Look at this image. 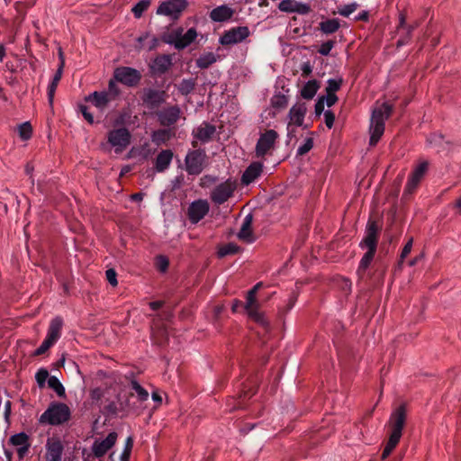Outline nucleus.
<instances>
[{"label": "nucleus", "instance_id": "obj_1", "mask_svg": "<svg viewBox=\"0 0 461 461\" xmlns=\"http://www.w3.org/2000/svg\"><path fill=\"white\" fill-rule=\"evenodd\" d=\"M133 394L122 396L118 393L115 400H110L103 406L102 412L108 417L126 418L131 414L140 415L145 406L137 405L136 402L131 401Z\"/></svg>", "mask_w": 461, "mask_h": 461}, {"label": "nucleus", "instance_id": "obj_2", "mask_svg": "<svg viewBox=\"0 0 461 461\" xmlns=\"http://www.w3.org/2000/svg\"><path fill=\"white\" fill-rule=\"evenodd\" d=\"M406 421V411L404 406H399L395 409L389 420V428H390V435L388 441L383 450L382 459L387 458L393 450L395 448L397 444L399 443L402 435V429Z\"/></svg>", "mask_w": 461, "mask_h": 461}, {"label": "nucleus", "instance_id": "obj_3", "mask_svg": "<svg viewBox=\"0 0 461 461\" xmlns=\"http://www.w3.org/2000/svg\"><path fill=\"white\" fill-rule=\"evenodd\" d=\"M392 113V105L388 103H383L375 106L372 112L369 126L371 146L376 145L384 132L385 121Z\"/></svg>", "mask_w": 461, "mask_h": 461}, {"label": "nucleus", "instance_id": "obj_4", "mask_svg": "<svg viewBox=\"0 0 461 461\" xmlns=\"http://www.w3.org/2000/svg\"><path fill=\"white\" fill-rule=\"evenodd\" d=\"M70 417L71 411L66 403L52 402L38 421L41 425L59 426L68 422Z\"/></svg>", "mask_w": 461, "mask_h": 461}, {"label": "nucleus", "instance_id": "obj_5", "mask_svg": "<svg viewBox=\"0 0 461 461\" xmlns=\"http://www.w3.org/2000/svg\"><path fill=\"white\" fill-rule=\"evenodd\" d=\"M197 37L194 28L188 29L185 32L182 28L173 30L163 36V41L169 45H173L177 50H183L189 46Z\"/></svg>", "mask_w": 461, "mask_h": 461}, {"label": "nucleus", "instance_id": "obj_6", "mask_svg": "<svg viewBox=\"0 0 461 461\" xmlns=\"http://www.w3.org/2000/svg\"><path fill=\"white\" fill-rule=\"evenodd\" d=\"M261 283L256 284L248 293L246 296L245 311L249 317L261 326H267L268 324L265 314L259 310V303L256 299V294Z\"/></svg>", "mask_w": 461, "mask_h": 461}, {"label": "nucleus", "instance_id": "obj_7", "mask_svg": "<svg viewBox=\"0 0 461 461\" xmlns=\"http://www.w3.org/2000/svg\"><path fill=\"white\" fill-rule=\"evenodd\" d=\"M62 327L63 319L59 316L53 318L50 322L46 338L41 346L35 350L34 355H42L51 348L60 339Z\"/></svg>", "mask_w": 461, "mask_h": 461}, {"label": "nucleus", "instance_id": "obj_8", "mask_svg": "<svg viewBox=\"0 0 461 461\" xmlns=\"http://www.w3.org/2000/svg\"><path fill=\"white\" fill-rule=\"evenodd\" d=\"M206 160V152L204 149H198L189 150L185 158V171L188 175L197 176L204 168Z\"/></svg>", "mask_w": 461, "mask_h": 461}, {"label": "nucleus", "instance_id": "obj_9", "mask_svg": "<svg viewBox=\"0 0 461 461\" xmlns=\"http://www.w3.org/2000/svg\"><path fill=\"white\" fill-rule=\"evenodd\" d=\"M187 5V0H166L158 6L156 14L176 20Z\"/></svg>", "mask_w": 461, "mask_h": 461}, {"label": "nucleus", "instance_id": "obj_10", "mask_svg": "<svg viewBox=\"0 0 461 461\" xmlns=\"http://www.w3.org/2000/svg\"><path fill=\"white\" fill-rule=\"evenodd\" d=\"M307 113L306 104L304 103H296L288 113L289 122L287 123V136L292 137L294 132V127H303L304 118Z\"/></svg>", "mask_w": 461, "mask_h": 461}, {"label": "nucleus", "instance_id": "obj_11", "mask_svg": "<svg viewBox=\"0 0 461 461\" xmlns=\"http://www.w3.org/2000/svg\"><path fill=\"white\" fill-rule=\"evenodd\" d=\"M113 78L129 87L136 86L141 78L140 72L131 67H119L113 71Z\"/></svg>", "mask_w": 461, "mask_h": 461}, {"label": "nucleus", "instance_id": "obj_12", "mask_svg": "<svg viewBox=\"0 0 461 461\" xmlns=\"http://www.w3.org/2000/svg\"><path fill=\"white\" fill-rule=\"evenodd\" d=\"M250 35L248 26H238L224 32L220 37L219 42L221 45H235L243 42Z\"/></svg>", "mask_w": 461, "mask_h": 461}, {"label": "nucleus", "instance_id": "obj_13", "mask_svg": "<svg viewBox=\"0 0 461 461\" xmlns=\"http://www.w3.org/2000/svg\"><path fill=\"white\" fill-rule=\"evenodd\" d=\"M130 131L122 127L114 129L108 132L107 140L110 145L114 149L116 153L124 150L131 142Z\"/></svg>", "mask_w": 461, "mask_h": 461}, {"label": "nucleus", "instance_id": "obj_14", "mask_svg": "<svg viewBox=\"0 0 461 461\" xmlns=\"http://www.w3.org/2000/svg\"><path fill=\"white\" fill-rule=\"evenodd\" d=\"M278 134L275 130H267L260 134L256 144V155L258 158L264 157L275 149Z\"/></svg>", "mask_w": 461, "mask_h": 461}, {"label": "nucleus", "instance_id": "obj_15", "mask_svg": "<svg viewBox=\"0 0 461 461\" xmlns=\"http://www.w3.org/2000/svg\"><path fill=\"white\" fill-rule=\"evenodd\" d=\"M378 228L375 221H368L365 230V236L359 243L362 249L376 251Z\"/></svg>", "mask_w": 461, "mask_h": 461}, {"label": "nucleus", "instance_id": "obj_16", "mask_svg": "<svg viewBox=\"0 0 461 461\" xmlns=\"http://www.w3.org/2000/svg\"><path fill=\"white\" fill-rule=\"evenodd\" d=\"M210 205L206 200H196L188 208V217L192 223L199 222L209 212Z\"/></svg>", "mask_w": 461, "mask_h": 461}, {"label": "nucleus", "instance_id": "obj_17", "mask_svg": "<svg viewBox=\"0 0 461 461\" xmlns=\"http://www.w3.org/2000/svg\"><path fill=\"white\" fill-rule=\"evenodd\" d=\"M45 448V461H61L63 445L59 438H49L47 439Z\"/></svg>", "mask_w": 461, "mask_h": 461}, {"label": "nucleus", "instance_id": "obj_18", "mask_svg": "<svg viewBox=\"0 0 461 461\" xmlns=\"http://www.w3.org/2000/svg\"><path fill=\"white\" fill-rule=\"evenodd\" d=\"M234 187L227 183H221L216 185L211 193V199L216 204H222L232 196Z\"/></svg>", "mask_w": 461, "mask_h": 461}, {"label": "nucleus", "instance_id": "obj_19", "mask_svg": "<svg viewBox=\"0 0 461 461\" xmlns=\"http://www.w3.org/2000/svg\"><path fill=\"white\" fill-rule=\"evenodd\" d=\"M158 120L162 126L174 125L180 118L181 109L175 105L164 108L158 113Z\"/></svg>", "mask_w": 461, "mask_h": 461}, {"label": "nucleus", "instance_id": "obj_20", "mask_svg": "<svg viewBox=\"0 0 461 461\" xmlns=\"http://www.w3.org/2000/svg\"><path fill=\"white\" fill-rule=\"evenodd\" d=\"M117 439L116 432H110L104 439L95 440L92 446V450L96 457L104 456L111 449Z\"/></svg>", "mask_w": 461, "mask_h": 461}, {"label": "nucleus", "instance_id": "obj_21", "mask_svg": "<svg viewBox=\"0 0 461 461\" xmlns=\"http://www.w3.org/2000/svg\"><path fill=\"white\" fill-rule=\"evenodd\" d=\"M86 103L91 104L101 113H104L111 102H113L103 91H95L84 99Z\"/></svg>", "mask_w": 461, "mask_h": 461}, {"label": "nucleus", "instance_id": "obj_22", "mask_svg": "<svg viewBox=\"0 0 461 461\" xmlns=\"http://www.w3.org/2000/svg\"><path fill=\"white\" fill-rule=\"evenodd\" d=\"M165 91L148 88L144 90L142 101L150 107H156L163 104L165 102Z\"/></svg>", "mask_w": 461, "mask_h": 461}, {"label": "nucleus", "instance_id": "obj_23", "mask_svg": "<svg viewBox=\"0 0 461 461\" xmlns=\"http://www.w3.org/2000/svg\"><path fill=\"white\" fill-rule=\"evenodd\" d=\"M171 66H172L171 56L167 55V54H164V55L156 57L152 60L149 68L153 74L162 75V74L166 73L170 68Z\"/></svg>", "mask_w": 461, "mask_h": 461}, {"label": "nucleus", "instance_id": "obj_24", "mask_svg": "<svg viewBox=\"0 0 461 461\" xmlns=\"http://www.w3.org/2000/svg\"><path fill=\"white\" fill-rule=\"evenodd\" d=\"M263 164L260 162H252L243 172L241 183L249 185L253 183L262 173Z\"/></svg>", "mask_w": 461, "mask_h": 461}, {"label": "nucleus", "instance_id": "obj_25", "mask_svg": "<svg viewBox=\"0 0 461 461\" xmlns=\"http://www.w3.org/2000/svg\"><path fill=\"white\" fill-rule=\"evenodd\" d=\"M10 443L17 447V454L20 458L23 457V456L28 452L30 447L29 437L24 432H20L13 435L10 438Z\"/></svg>", "mask_w": 461, "mask_h": 461}, {"label": "nucleus", "instance_id": "obj_26", "mask_svg": "<svg viewBox=\"0 0 461 461\" xmlns=\"http://www.w3.org/2000/svg\"><path fill=\"white\" fill-rule=\"evenodd\" d=\"M215 132V127L208 122H203L193 131V136L201 142H208Z\"/></svg>", "mask_w": 461, "mask_h": 461}, {"label": "nucleus", "instance_id": "obj_27", "mask_svg": "<svg viewBox=\"0 0 461 461\" xmlns=\"http://www.w3.org/2000/svg\"><path fill=\"white\" fill-rule=\"evenodd\" d=\"M234 14L231 7L227 5H221L213 8L210 13V18L216 23H223L230 20Z\"/></svg>", "mask_w": 461, "mask_h": 461}, {"label": "nucleus", "instance_id": "obj_28", "mask_svg": "<svg viewBox=\"0 0 461 461\" xmlns=\"http://www.w3.org/2000/svg\"><path fill=\"white\" fill-rule=\"evenodd\" d=\"M252 219L253 218L250 213L246 215L238 233V238L247 243H252L255 241V237L251 230Z\"/></svg>", "mask_w": 461, "mask_h": 461}, {"label": "nucleus", "instance_id": "obj_29", "mask_svg": "<svg viewBox=\"0 0 461 461\" xmlns=\"http://www.w3.org/2000/svg\"><path fill=\"white\" fill-rule=\"evenodd\" d=\"M173 159V152L171 149L161 150L155 160V169L157 172H164L167 170Z\"/></svg>", "mask_w": 461, "mask_h": 461}, {"label": "nucleus", "instance_id": "obj_30", "mask_svg": "<svg viewBox=\"0 0 461 461\" xmlns=\"http://www.w3.org/2000/svg\"><path fill=\"white\" fill-rule=\"evenodd\" d=\"M137 48L146 49L148 51L155 50L158 45V39L147 32L140 35L137 39Z\"/></svg>", "mask_w": 461, "mask_h": 461}, {"label": "nucleus", "instance_id": "obj_31", "mask_svg": "<svg viewBox=\"0 0 461 461\" xmlns=\"http://www.w3.org/2000/svg\"><path fill=\"white\" fill-rule=\"evenodd\" d=\"M109 391L107 389H102L100 387L95 388L90 392V398L93 403L98 405L100 408L109 402L111 400L108 396Z\"/></svg>", "mask_w": 461, "mask_h": 461}, {"label": "nucleus", "instance_id": "obj_32", "mask_svg": "<svg viewBox=\"0 0 461 461\" xmlns=\"http://www.w3.org/2000/svg\"><path fill=\"white\" fill-rule=\"evenodd\" d=\"M63 73V61L61 62L60 66L57 69L56 73L54 74L51 81L50 82L48 86V101L50 105L51 106L53 104L54 95L55 92L58 86L59 82L60 81V78L62 77Z\"/></svg>", "mask_w": 461, "mask_h": 461}, {"label": "nucleus", "instance_id": "obj_33", "mask_svg": "<svg viewBox=\"0 0 461 461\" xmlns=\"http://www.w3.org/2000/svg\"><path fill=\"white\" fill-rule=\"evenodd\" d=\"M131 388L135 393L137 397V405L144 406L143 403L149 400V392L136 380L131 381Z\"/></svg>", "mask_w": 461, "mask_h": 461}, {"label": "nucleus", "instance_id": "obj_34", "mask_svg": "<svg viewBox=\"0 0 461 461\" xmlns=\"http://www.w3.org/2000/svg\"><path fill=\"white\" fill-rule=\"evenodd\" d=\"M340 27V22L338 18L326 19L320 23L319 29L324 34H332Z\"/></svg>", "mask_w": 461, "mask_h": 461}, {"label": "nucleus", "instance_id": "obj_35", "mask_svg": "<svg viewBox=\"0 0 461 461\" xmlns=\"http://www.w3.org/2000/svg\"><path fill=\"white\" fill-rule=\"evenodd\" d=\"M319 89V84L317 80L307 81L301 89V95L304 99H312Z\"/></svg>", "mask_w": 461, "mask_h": 461}, {"label": "nucleus", "instance_id": "obj_36", "mask_svg": "<svg viewBox=\"0 0 461 461\" xmlns=\"http://www.w3.org/2000/svg\"><path fill=\"white\" fill-rule=\"evenodd\" d=\"M171 137H172V131L169 129H159L157 131H153L151 133V140L157 146H159V145L167 142L168 140L171 139Z\"/></svg>", "mask_w": 461, "mask_h": 461}, {"label": "nucleus", "instance_id": "obj_37", "mask_svg": "<svg viewBox=\"0 0 461 461\" xmlns=\"http://www.w3.org/2000/svg\"><path fill=\"white\" fill-rule=\"evenodd\" d=\"M288 102V95L281 92L274 94L270 100L271 106L276 110L285 109L287 106Z\"/></svg>", "mask_w": 461, "mask_h": 461}, {"label": "nucleus", "instance_id": "obj_38", "mask_svg": "<svg viewBox=\"0 0 461 461\" xmlns=\"http://www.w3.org/2000/svg\"><path fill=\"white\" fill-rule=\"evenodd\" d=\"M218 56L212 52L202 54L196 59V67L199 68H207L217 61Z\"/></svg>", "mask_w": 461, "mask_h": 461}, {"label": "nucleus", "instance_id": "obj_39", "mask_svg": "<svg viewBox=\"0 0 461 461\" xmlns=\"http://www.w3.org/2000/svg\"><path fill=\"white\" fill-rule=\"evenodd\" d=\"M196 82L194 78H184L181 80V82L177 85V90L182 95H188L191 94L194 87H195Z\"/></svg>", "mask_w": 461, "mask_h": 461}, {"label": "nucleus", "instance_id": "obj_40", "mask_svg": "<svg viewBox=\"0 0 461 461\" xmlns=\"http://www.w3.org/2000/svg\"><path fill=\"white\" fill-rule=\"evenodd\" d=\"M375 251L374 250H366V252L362 257L358 267H357V275L361 276L366 272V270L369 267L372 263Z\"/></svg>", "mask_w": 461, "mask_h": 461}, {"label": "nucleus", "instance_id": "obj_41", "mask_svg": "<svg viewBox=\"0 0 461 461\" xmlns=\"http://www.w3.org/2000/svg\"><path fill=\"white\" fill-rule=\"evenodd\" d=\"M48 385L58 394V396H59V397L66 396L65 387L63 386V384L60 383V381L59 380V378L57 376H55V375L50 376V378L48 379Z\"/></svg>", "mask_w": 461, "mask_h": 461}, {"label": "nucleus", "instance_id": "obj_42", "mask_svg": "<svg viewBox=\"0 0 461 461\" xmlns=\"http://www.w3.org/2000/svg\"><path fill=\"white\" fill-rule=\"evenodd\" d=\"M105 94H107V96L113 102L115 101L120 94L121 90L119 86H117V81L113 78L111 79L108 83V88L106 90H104Z\"/></svg>", "mask_w": 461, "mask_h": 461}, {"label": "nucleus", "instance_id": "obj_43", "mask_svg": "<svg viewBox=\"0 0 461 461\" xmlns=\"http://www.w3.org/2000/svg\"><path fill=\"white\" fill-rule=\"evenodd\" d=\"M150 5V0H140L133 5L131 12L135 18L139 19L147 11Z\"/></svg>", "mask_w": 461, "mask_h": 461}, {"label": "nucleus", "instance_id": "obj_44", "mask_svg": "<svg viewBox=\"0 0 461 461\" xmlns=\"http://www.w3.org/2000/svg\"><path fill=\"white\" fill-rule=\"evenodd\" d=\"M18 134L23 140H28L32 138V128L29 122H23L17 127Z\"/></svg>", "mask_w": 461, "mask_h": 461}, {"label": "nucleus", "instance_id": "obj_45", "mask_svg": "<svg viewBox=\"0 0 461 461\" xmlns=\"http://www.w3.org/2000/svg\"><path fill=\"white\" fill-rule=\"evenodd\" d=\"M358 6L359 5L357 2H352L348 5H340L338 7L337 14L343 17H348L358 8Z\"/></svg>", "mask_w": 461, "mask_h": 461}, {"label": "nucleus", "instance_id": "obj_46", "mask_svg": "<svg viewBox=\"0 0 461 461\" xmlns=\"http://www.w3.org/2000/svg\"><path fill=\"white\" fill-rule=\"evenodd\" d=\"M240 248L234 243H228L218 250V257L219 258H224L228 255H233L236 254L239 251Z\"/></svg>", "mask_w": 461, "mask_h": 461}, {"label": "nucleus", "instance_id": "obj_47", "mask_svg": "<svg viewBox=\"0 0 461 461\" xmlns=\"http://www.w3.org/2000/svg\"><path fill=\"white\" fill-rule=\"evenodd\" d=\"M420 182V180H419L410 175L408 181L406 183L404 191H403V196L411 194L414 192V190L417 188V186L419 185Z\"/></svg>", "mask_w": 461, "mask_h": 461}, {"label": "nucleus", "instance_id": "obj_48", "mask_svg": "<svg viewBox=\"0 0 461 461\" xmlns=\"http://www.w3.org/2000/svg\"><path fill=\"white\" fill-rule=\"evenodd\" d=\"M132 446H133L132 438L131 437H128L127 439H126L123 450H122V452L120 455V460L121 461H129L130 456H131V449H132Z\"/></svg>", "mask_w": 461, "mask_h": 461}, {"label": "nucleus", "instance_id": "obj_49", "mask_svg": "<svg viewBox=\"0 0 461 461\" xmlns=\"http://www.w3.org/2000/svg\"><path fill=\"white\" fill-rule=\"evenodd\" d=\"M427 169H428V162L422 161L414 167V169L411 173V176H412L413 177H415L419 180H421V178L425 175Z\"/></svg>", "mask_w": 461, "mask_h": 461}, {"label": "nucleus", "instance_id": "obj_50", "mask_svg": "<svg viewBox=\"0 0 461 461\" xmlns=\"http://www.w3.org/2000/svg\"><path fill=\"white\" fill-rule=\"evenodd\" d=\"M313 147V140L312 138H306L302 144L299 145L296 150L298 156H303L308 153Z\"/></svg>", "mask_w": 461, "mask_h": 461}, {"label": "nucleus", "instance_id": "obj_51", "mask_svg": "<svg viewBox=\"0 0 461 461\" xmlns=\"http://www.w3.org/2000/svg\"><path fill=\"white\" fill-rule=\"evenodd\" d=\"M341 84V78H330L327 81L326 92L335 94L338 90H339Z\"/></svg>", "mask_w": 461, "mask_h": 461}, {"label": "nucleus", "instance_id": "obj_52", "mask_svg": "<svg viewBox=\"0 0 461 461\" xmlns=\"http://www.w3.org/2000/svg\"><path fill=\"white\" fill-rule=\"evenodd\" d=\"M49 378V372L45 368H40L35 374V379L40 387H43Z\"/></svg>", "mask_w": 461, "mask_h": 461}, {"label": "nucleus", "instance_id": "obj_53", "mask_svg": "<svg viewBox=\"0 0 461 461\" xmlns=\"http://www.w3.org/2000/svg\"><path fill=\"white\" fill-rule=\"evenodd\" d=\"M311 11V6L306 3L294 1L293 13L299 14H308Z\"/></svg>", "mask_w": 461, "mask_h": 461}, {"label": "nucleus", "instance_id": "obj_54", "mask_svg": "<svg viewBox=\"0 0 461 461\" xmlns=\"http://www.w3.org/2000/svg\"><path fill=\"white\" fill-rule=\"evenodd\" d=\"M428 143L433 148H440L444 142V137L441 134L434 133L428 138Z\"/></svg>", "mask_w": 461, "mask_h": 461}, {"label": "nucleus", "instance_id": "obj_55", "mask_svg": "<svg viewBox=\"0 0 461 461\" xmlns=\"http://www.w3.org/2000/svg\"><path fill=\"white\" fill-rule=\"evenodd\" d=\"M335 42L333 41H327L320 46L318 52L321 56H328L334 47Z\"/></svg>", "mask_w": 461, "mask_h": 461}, {"label": "nucleus", "instance_id": "obj_56", "mask_svg": "<svg viewBox=\"0 0 461 461\" xmlns=\"http://www.w3.org/2000/svg\"><path fill=\"white\" fill-rule=\"evenodd\" d=\"M295 0H282L278 5V9L285 13H293Z\"/></svg>", "mask_w": 461, "mask_h": 461}, {"label": "nucleus", "instance_id": "obj_57", "mask_svg": "<svg viewBox=\"0 0 461 461\" xmlns=\"http://www.w3.org/2000/svg\"><path fill=\"white\" fill-rule=\"evenodd\" d=\"M78 110L81 112L84 119L89 122L90 124H93L95 120H94V115L89 112L88 110V107L85 104H79L78 105Z\"/></svg>", "mask_w": 461, "mask_h": 461}, {"label": "nucleus", "instance_id": "obj_58", "mask_svg": "<svg viewBox=\"0 0 461 461\" xmlns=\"http://www.w3.org/2000/svg\"><path fill=\"white\" fill-rule=\"evenodd\" d=\"M105 276H106V279L108 281V283L112 285V286H116L117 284H118V281H117V273L114 269L113 268H110V269H107L105 271Z\"/></svg>", "mask_w": 461, "mask_h": 461}, {"label": "nucleus", "instance_id": "obj_59", "mask_svg": "<svg viewBox=\"0 0 461 461\" xmlns=\"http://www.w3.org/2000/svg\"><path fill=\"white\" fill-rule=\"evenodd\" d=\"M413 31V27L412 26H408L407 27V32H406V34L403 36V37H401L398 41H397V47H402V46H404L406 44H408V42L410 41V39H411V34Z\"/></svg>", "mask_w": 461, "mask_h": 461}, {"label": "nucleus", "instance_id": "obj_60", "mask_svg": "<svg viewBox=\"0 0 461 461\" xmlns=\"http://www.w3.org/2000/svg\"><path fill=\"white\" fill-rule=\"evenodd\" d=\"M324 122L329 129H331L334 125L335 115L331 110H326L324 112Z\"/></svg>", "mask_w": 461, "mask_h": 461}, {"label": "nucleus", "instance_id": "obj_61", "mask_svg": "<svg viewBox=\"0 0 461 461\" xmlns=\"http://www.w3.org/2000/svg\"><path fill=\"white\" fill-rule=\"evenodd\" d=\"M158 267L161 272H166L168 267V260L164 256L158 257Z\"/></svg>", "mask_w": 461, "mask_h": 461}, {"label": "nucleus", "instance_id": "obj_62", "mask_svg": "<svg viewBox=\"0 0 461 461\" xmlns=\"http://www.w3.org/2000/svg\"><path fill=\"white\" fill-rule=\"evenodd\" d=\"M412 242H413V240L412 238H411L407 243L404 245L402 250V253H401V259H404L409 254L410 252L411 251V249H412Z\"/></svg>", "mask_w": 461, "mask_h": 461}, {"label": "nucleus", "instance_id": "obj_63", "mask_svg": "<svg viewBox=\"0 0 461 461\" xmlns=\"http://www.w3.org/2000/svg\"><path fill=\"white\" fill-rule=\"evenodd\" d=\"M325 101H326V104L329 107H330L336 104V102L338 101V97H337L336 94L327 93V95L325 96Z\"/></svg>", "mask_w": 461, "mask_h": 461}, {"label": "nucleus", "instance_id": "obj_64", "mask_svg": "<svg viewBox=\"0 0 461 461\" xmlns=\"http://www.w3.org/2000/svg\"><path fill=\"white\" fill-rule=\"evenodd\" d=\"M324 101L322 97L315 104V113L316 115H321L322 113H324Z\"/></svg>", "mask_w": 461, "mask_h": 461}]
</instances>
